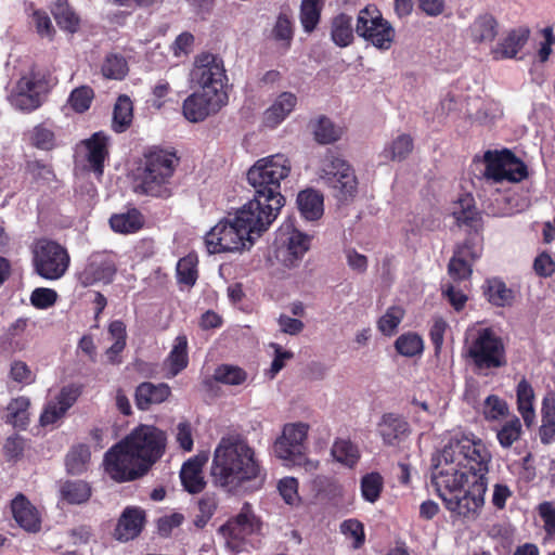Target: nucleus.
<instances>
[{
    "instance_id": "dca6fc26",
    "label": "nucleus",
    "mask_w": 555,
    "mask_h": 555,
    "mask_svg": "<svg viewBox=\"0 0 555 555\" xmlns=\"http://www.w3.org/2000/svg\"><path fill=\"white\" fill-rule=\"evenodd\" d=\"M117 272V255L102 250L92 253L78 273L79 283L87 287L94 284H109Z\"/></svg>"
},
{
    "instance_id": "6e6d98bb",
    "label": "nucleus",
    "mask_w": 555,
    "mask_h": 555,
    "mask_svg": "<svg viewBox=\"0 0 555 555\" xmlns=\"http://www.w3.org/2000/svg\"><path fill=\"white\" fill-rule=\"evenodd\" d=\"M340 532L349 539H352L353 548H360L365 542V532L363 524L356 519H346L340 524Z\"/></svg>"
},
{
    "instance_id": "603ef678",
    "label": "nucleus",
    "mask_w": 555,
    "mask_h": 555,
    "mask_svg": "<svg viewBox=\"0 0 555 555\" xmlns=\"http://www.w3.org/2000/svg\"><path fill=\"white\" fill-rule=\"evenodd\" d=\"M197 258L193 255H188L181 258L177 263V278L179 283L192 286L197 280Z\"/></svg>"
},
{
    "instance_id": "4c0bfd02",
    "label": "nucleus",
    "mask_w": 555,
    "mask_h": 555,
    "mask_svg": "<svg viewBox=\"0 0 555 555\" xmlns=\"http://www.w3.org/2000/svg\"><path fill=\"white\" fill-rule=\"evenodd\" d=\"M331 38L338 47H348L353 40L352 18L347 14H338L331 23Z\"/></svg>"
},
{
    "instance_id": "de8ad7c7",
    "label": "nucleus",
    "mask_w": 555,
    "mask_h": 555,
    "mask_svg": "<svg viewBox=\"0 0 555 555\" xmlns=\"http://www.w3.org/2000/svg\"><path fill=\"white\" fill-rule=\"evenodd\" d=\"M52 13L57 25L62 29L72 34L77 31L79 27V17L68 7L66 0H57L52 10Z\"/></svg>"
},
{
    "instance_id": "412c9836",
    "label": "nucleus",
    "mask_w": 555,
    "mask_h": 555,
    "mask_svg": "<svg viewBox=\"0 0 555 555\" xmlns=\"http://www.w3.org/2000/svg\"><path fill=\"white\" fill-rule=\"evenodd\" d=\"M530 30L526 26L511 29L495 46L490 49L494 61L511 60L517 56L529 39Z\"/></svg>"
},
{
    "instance_id": "473e14b6",
    "label": "nucleus",
    "mask_w": 555,
    "mask_h": 555,
    "mask_svg": "<svg viewBox=\"0 0 555 555\" xmlns=\"http://www.w3.org/2000/svg\"><path fill=\"white\" fill-rule=\"evenodd\" d=\"M29 405L26 397L12 399L4 409L2 418L14 428L26 429L29 424Z\"/></svg>"
},
{
    "instance_id": "6e6552de",
    "label": "nucleus",
    "mask_w": 555,
    "mask_h": 555,
    "mask_svg": "<svg viewBox=\"0 0 555 555\" xmlns=\"http://www.w3.org/2000/svg\"><path fill=\"white\" fill-rule=\"evenodd\" d=\"M262 522L256 516L249 503H244L238 514L230 517L219 527L218 533L224 540L225 547L238 554L254 547L251 538L260 534Z\"/></svg>"
},
{
    "instance_id": "69168bd1",
    "label": "nucleus",
    "mask_w": 555,
    "mask_h": 555,
    "mask_svg": "<svg viewBox=\"0 0 555 555\" xmlns=\"http://www.w3.org/2000/svg\"><path fill=\"white\" fill-rule=\"evenodd\" d=\"M54 133L43 125L35 127L31 131V141L41 150H51L54 146Z\"/></svg>"
},
{
    "instance_id": "423d86ee",
    "label": "nucleus",
    "mask_w": 555,
    "mask_h": 555,
    "mask_svg": "<svg viewBox=\"0 0 555 555\" xmlns=\"http://www.w3.org/2000/svg\"><path fill=\"white\" fill-rule=\"evenodd\" d=\"M464 350L479 370L498 369L506 364L501 337L491 327L479 323L466 330Z\"/></svg>"
},
{
    "instance_id": "f257e3e1",
    "label": "nucleus",
    "mask_w": 555,
    "mask_h": 555,
    "mask_svg": "<svg viewBox=\"0 0 555 555\" xmlns=\"http://www.w3.org/2000/svg\"><path fill=\"white\" fill-rule=\"evenodd\" d=\"M492 455L481 439L463 435L441 450L431 483L444 507L459 516L475 515L485 504Z\"/></svg>"
},
{
    "instance_id": "052dcab7",
    "label": "nucleus",
    "mask_w": 555,
    "mask_h": 555,
    "mask_svg": "<svg viewBox=\"0 0 555 555\" xmlns=\"http://www.w3.org/2000/svg\"><path fill=\"white\" fill-rule=\"evenodd\" d=\"M246 378L244 370L231 364L219 365L214 374V382H245Z\"/></svg>"
},
{
    "instance_id": "a19ab883",
    "label": "nucleus",
    "mask_w": 555,
    "mask_h": 555,
    "mask_svg": "<svg viewBox=\"0 0 555 555\" xmlns=\"http://www.w3.org/2000/svg\"><path fill=\"white\" fill-rule=\"evenodd\" d=\"M133 106L129 96L120 95L114 106L112 127L115 132H124L129 128L133 117Z\"/></svg>"
},
{
    "instance_id": "5701e85b",
    "label": "nucleus",
    "mask_w": 555,
    "mask_h": 555,
    "mask_svg": "<svg viewBox=\"0 0 555 555\" xmlns=\"http://www.w3.org/2000/svg\"><path fill=\"white\" fill-rule=\"evenodd\" d=\"M145 522V513L140 507L128 506L121 513L115 528L114 537L122 542L137 538Z\"/></svg>"
},
{
    "instance_id": "4be33fe9",
    "label": "nucleus",
    "mask_w": 555,
    "mask_h": 555,
    "mask_svg": "<svg viewBox=\"0 0 555 555\" xmlns=\"http://www.w3.org/2000/svg\"><path fill=\"white\" fill-rule=\"evenodd\" d=\"M378 433L386 446L396 447L409 437L411 428L403 416L385 413L378 423Z\"/></svg>"
},
{
    "instance_id": "c03bdc74",
    "label": "nucleus",
    "mask_w": 555,
    "mask_h": 555,
    "mask_svg": "<svg viewBox=\"0 0 555 555\" xmlns=\"http://www.w3.org/2000/svg\"><path fill=\"white\" fill-rule=\"evenodd\" d=\"M452 215L457 224L474 227L478 220V211L474 205V198L469 194L462 196L454 204Z\"/></svg>"
},
{
    "instance_id": "58836bf2",
    "label": "nucleus",
    "mask_w": 555,
    "mask_h": 555,
    "mask_svg": "<svg viewBox=\"0 0 555 555\" xmlns=\"http://www.w3.org/2000/svg\"><path fill=\"white\" fill-rule=\"evenodd\" d=\"M483 289L487 299L494 306L505 307L509 306L513 301V291L507 288L505 283L500 279L494 278L487 280Z\"/></svg>"
},
{
    "instance_id": "c756f323",
    "label": "nucleus",
    "mask_w": 555,
    "mask_h": 555,
    "mask_svg": "<svg viewBox=\"0 0 555 555\" xmlns=\"http://www.w3.org/2000/svg\"><path fill=\"white\" fill-rule=\"evenodd\" d=\"M169 395L168 384H139L135 389V404L140 410H149L151 405L164 402Z\"/></svg>"
},
{
    "instance_id": "4d7b16f0",
    "label": "nucleus",
    "mask_w": 555,
    "mask_h": 555,
    "mask_svg": "<svg viewBox=\"0 0 555 555\" xmlns=\"http://www.w3.org/2000/svg\"><path fill=\"white\" fill-rule=\"evenodd\" d=\"M127 72L128 67L126 60L118 55H108L102 66L103 75L112 79H122Z\"/></svg>"
},
{
    "instance_id": "a18cd8bd",
    "label": "nucleus",
    "mask_w": 555,
    "mask_h": 555,
    "mask_svg": "<svg viewBox=\"0 0 555 555\" xmlns=\"http://www.w3.org/2000/svg\"><path fill=\"white\" fill-rule=\"evenodd\" d=\"M325 0H301L300 23L306 33H312L320 22Z\"/></svg>"
},
{
    "instance_id": "aec40b11",
    "label": "nucleus",
    "mask_w": 555,
    "mask_h": 555,
    "mask_svg": "<svg viewBox=\"0 0 555 555\" xmlns=\"http://www.w3.org/2000/svg\"><path fill=\"white\" fill-rule=\"evenodd\" d=\"M108 137L102 131L95 132L91 138L79 145V154L88 163L96 178L100 179L104 171V162L108 157Z\"/></svg>"
},
{
    "instance_id": "f3484780",
    "label": "nucleus",
    "mask_w": 555,
    "mask_h": 555,
    "mask_svg": "<svg viewBox=\"0 0 555 555\" xmlns=\"http://www.w3.org/2000/svg\"><path fill=\"white\" fill-rule=\"evenodd\" d=\"M308 430L309 425L305 423L286 424L274 442V454L279 459L300 463L305 457Z\"/></svg>"
},
{
    "instance_id": "49530a36",
    "label": "nucleus",
    "mask_w": 555,
    "mask_h": 555,
    "mask_svg": "<svg viewBox=\"0 0 555 555\" xmlns=\"http://www.w3.org/2000/svg\"><path fill=\"white\" fill-rule=\"evenodd\" d=\"M412 150V138L409 134H400L390 143L385 145L382 156L385 159L401 162L409 156Z\"/></svg>"
},
{
    "instance_id": "f704fd0d",
    "label": "nucleus",
    "mask_w": 555,
    "mask_h": 555,
    "mask_svg": "<svg viewBox=\"0 0 555 555\" xmlns=\"http://www.w3.org/2000/svg\"><path fill=\"white\" fill-rule=\"evenodd\" d=\"M91 461V451L88 444H74L65 456V468L67 474L76 476L88 470Z\"/></svg>"
},
{
    "instance_id": "5fc2aeb1",
    "label": "nucleus",
    "mask_w": 555,
    "mask_h": 555,
    "mask_svg": "<svg viewBox=\"0 0 555 555\" xmlns=\"http://www.w3.org/2000/svg\"><path fill=\"white\" fill-rule=\"evenodd\" d=\"M93 90L88 86L74 89L68 98V105L76 113H83L89 109L93 100Z\"/></svg>"
},
{
    "instance_id": "393cba45",
    "label": "nucleus",
    "mask_w": 555,
    "mask_h": 555,
    "mask_svg": "<svg viewBox=\"0 0 555 555\" xmlns=\"http://www.w3.org/2000/svg\"><path fill=\"white\" fill-rule=\"evenodd\" d=\"M297 96L292 92L280 93L272 104L263 112L262 122L268 128H276L295 109Z\"/></svg>"
},
{
    "instance_id": "b1692460",
    "label": "nucleus",
    "mask_w": 555,
    "mask_h": 555,
    "mask_svg": "<svg viewBox=\"0 0 555 555\" xmlns=\"http://www.w3.org/2000/svg\"><path fill=\"white\" fill-rule=\"evenodd\" d=\"M206 462L207 455L197 454L183 463L180 479L184 490L189 493L196 494L204 490L206 482L202 473Z\"/></svg>"
},
{
    "instance_id": "2f4dec72",
    "label": "nucleus",
    "mask_w": 555,
    "mask_h": 555,
    "mask_svg": "<svg viewBox=\"0 0 555 555\" xmlns=\"http://www.w3.org/2000/svg\"><path fill=\"white\" fill-rule=\"evenodd\" d=\"M297 205L300 214L307 220H318L324 212L323 195L312 189L304 190L298 194Z\"/></svg>"
},
{
    "instance_id": "c9c22d12",
    "label": "nucleus",
    "mask_w": 555,
    "mask_h": 555,
    "mask_svg": "<svg viewBox=\"0 0 555 555\" xmlns=\"http://www.w3.org/2000/svg\"><path fill=\"white\" fill-rule=\"evenodd\" d=\"M144 223L142 214L135 209H129L125 212L115 214L109 218L112 230L120 234H131L138 232Z\"/></svg>"
},
{
    "instance_id": "e433bc0d",
    "label": "nucleus",
    "mask_w": 555,
    "mask_h": 555,
    "mask_svg": "<svg viewBox=\"0 0 555 555\" xmlns=\"http://www.w3.org/2000/svg\"><path fill=\"white\" fill-rule=\"evenodd\" d=\"M539 438L543 444H550L555 440V399L545 397L541 408V426Z\"/></svg>"
},
{
    "instance_id": "20e7f679",
    "label": "nucleus",
    "mask_w": 555,
    "mask_h": 555,
    "mask_svg": "<svg viewBox=\"0 0 555 555\" xmlns=\"http://www.w3.org/2000/svg\"><path fill=\"white\" fill-rule=\"evenodd\" d=\"M179 158L176 153L153 149L144 155V164L138 177V193L167 198L172 194V177Z\"/></svg>"
},
{
    "instance_id": "e2e57ef3",
    "label": "nucleus",
    "mask_w": 555,
    "mask_h": 555,
    "mask_svg": "<svg viewBox=\"0 0 555 555\" xmlns=\"http://www.w3.org/2000/svg\"><path fill=\"white\" fill-rule=\"evenodd\" d=\"M270 347L274 350V359L270 369L266 373V377L272 379L284 367L285 362L293 358L291 351L284 350L279 344L272 343Z\"/></svg>"
},
{
    "instance_id": "0eeeda50",
    "label": "nucleus",
    "mask_w": 555,
    "mask_h": 555,
    "mask_svg": "<svg viewBox=\"0 0 555 555\" xmlns=\"http://www.w3.org/2000/svg\"><path fill=\"white\" fill-rule=\"evenodd\" d=\"M189 81L192 89L209 93L225 101L228 76L223 60L214 53L203 52L194 57Z\"/></svg>"
},
{
    "instance_id": "7c9ffc66",
    "label": "nucleus",
    "mask_w": 555,
    "mask_h": 555,
    "mask_svg": "<svg viewBox=\"0 0 555 555\" xmlns=\"http://www.w3.org/2000/svg\"><path fill=\"white\" fill-rule=\"evenodd\" d=\"M188 363V338L181 334L175 338L172 349L165 360L166 377L173 378L186 367Z\"/></svg>"
},
{
    "instance_id": "ddd939ff",
    "label": "nucleus",
    "mask_w": 555,
    "mask_h": 555,
    "mask_svg": "<svg viewBox=\"0 0 555 555\" xmlns=\"http://www.w3.org/2000/svg\"><path fill=\"white\" fill-rule=\"evenodd\" d=\"M356 31L379 50H389L396 36L395 28L374 4H369L359 11Z\"/></svg>"
},
{
    "instance_id": "3c124183",
    "label": "nucleus",
    "mask_w": 555,
    "mask_h": 555,
    "mask_svg": "<svg viewBox=\"0 0 555 555\" xmlns=\"http://www.w3.org/2000/svg\"><path fill=\"white\" fill-rule=\"evenodd\" d=\"M404 317V310L401 307H389L377 322L378 330L387 336L392 335Z\"/></svg>"
},
{
    "instance_id": "a211bd4d",
    "label": "nucleus",
    "mask_w": 555,
    "mask_h": 555,
    "mask_svg": "<svg viewBox=\"0 0 555 555\" xmlns=\"http://www.w3.org/2000/svg\"><path fill=\"white\" fill-rule=\"evenodd\" d=\"M278 257L286 267H294L308 251L311 237L292 227L285 224L279 230Z\"/></svg>"
},
{
    "instance_id": "1a4fd4ad",
    "label": "nucleus",
    "mask_w": 555,
    "mask_h": 555,
    "mask_svg": "<svg viewBox=\"0 0 555 555\" xmlns=\"http://www.w3.org/2000/svg\"><path fill=\"white\" fill-rule=\"evenodd\" d=\"M283 204L266 197H258L257 194L238 208L233 216L236 218L249 238L255 243L276 219Z\"/></svg>"
},
{
    "instance_id": "774afa93",
    "label": "nucleus",
    "mask_w": 555,
    "mask_h": 555,
    "mask_svg": "<svg viewBox=\"0 0 555 555\" xmlns=\"http://www.w3.org/2000/svg\"><path fill=\"white\" fill-rule=\"evenodd\" d=\"M538 513L543 521V528L551 538L555 537V505L552 502H543L538 506Z\"/></svg>"
},
{
    "instance_id": "cd10ccee",
    "label": "nucleus",
    "mask_w": 555,
    "mask_h": 555,
    "mask_svg": "<svg viewBox=\"0 0 555 555\" xmlns=\"http://www.w3.org/2000/svg\"><path fill=\"white\" fill-rule=\"evenodd\" d=\"M480 251L475 249L469 243L460 246L451 258L448 271L455 281L466 280L472 274V267L468 259L475 260L479 258Z\"/></svg>"
},
{
    "instance_id": "72a5a7b5",
    "label": "nucleus",
    "mask_w": 555,
    "mask_h": 555,
    "mask_svg": "<svg viewBox=\"0 0 555 555\" xmlns=\"http://www.w3.org/2000/svg\"><path fill=\"white\" fill-rule=\"evenodd\" d=\"M60 494L63 501L68 504L87 503L92 495V488L85 480H65L60 486Z\"/></svg>"
},
{
    "instance_id": "bf43d9fd",
    "label": "nucleus",
    "mask_w": 555,
    "mask_h": 555,
    "mask_svg": "<svg viewBox=\"0 0 555 555\" xmlns=\"http://www.w3.org/2000/svg\"><path fill=\"white\" fill-rule=\"evenodd\" d=\"M57 300V293L52 288L38 287L30 294V304L37 309H49Z\"/></svg>"
},
{
    "instance_id": "79ce46f5",
    "label": "nucleus",
    "mask_w": 555,
    "mask_h": 555,
    "mask_svg": "<svg viewBox=\"0 0 555 555\" xmlns=\"http://www.w3.org/2000/svg\"><path fill=\"white\" fill-rule=\"evenodd\" d=\"M534 391L531 384H517V408L527 427H530L535 418Z\"/></svg>"
},
{
    "instance_id": "37998d69",
    "label": "nucleus",
    "mask_w": 555,
    "mask_h": 555,
    "mask_svg": "<svg viewBox=\"0 0 555 555\" xmlns=\"http://www.w3.org/2000/svg\"><path fill=\"white\" fill-rule=\"evenodd\" d=\"M331 453L337 462L348 467H353L360 460L358 447L349 439H336L331 449Z\"/></svg>"
},
{
    "instance_id": "9d476101",
    "label": "nucleus",
    "mask_w": 555,
    "mask_h": 555,
    "mask_svg": "<svg viewBox=\"0 0 555 555\" xmlns=\"http://www.w3.org/2000/svg\"><path fill=\"white\" fill-rule=\"evenodd\" d=\"M34 271L44 280L56 281L65 275L70 257L67 249L55 241L37 240L31 247Z\"/></svg>"
},
{
    "instance_id": "ea45409f",
    "label": "nucleus",
    "mask_w": 555,
    "mask_h": 555,
    "mask_svg": "<svg viewBox=\"0 0 555 555\" xmlns=\"http://www.w3.org/2000/svg\"><path fill=\"white\" fill-rule=\"evenodd\" d=\"M314 139L321 144H330L339 140L343 135V128L336 126L330 118L321 116L312 124Z\"/></svg>"
},
{
    "instance_id": "7ed1b4c3",
    "label": "nucleus",
    "mask_w": 555,
    "mask_h": 555,
    "mask_svg": "<svg viewBox=\"0 0 555 555\" xmlns=\"http://www.w3.org/2000/svg\"><path fill=\"white\" fill-rule=\"evenodd\" d=\"M210 475L216 486L235 492L247 482L263 479L266 473L247 439L229 435L220 439L214 451Z\"/></svg>"
},
{
    "instance_id": "f03ea898",
    "label": "nucleus",
    "mask_w": 555,
    "mask_h": 555,
    "mask_svg": "<svg viewBox=\"0 0 555 555\" xmlns=\"http://www.w3.org/2000/svg\"><path fill=\"white\" fill-rule=\"evenodd\" d=\"M165 447L162 430L140 425L105 453V469L118 482L135 480L162 457Z\"/></svg>"
},
{
    "instance_id": "bb28decb",
    "label": "nucleus",
    "mask_w": 555,
    "mask_h": 555,
    "mask_svg": "<svg viewBox=\"0 0 555 555\" xmlns=\"http://www.w3.org/2000/svg\"><path fill=\"white\" fill-rule=\"evenodd\" d=\"M11 511L14 520L26 531L37 532L40 530L39 513L24 494L20 493L12 500Z\"/></svg>"
},
{
    "instance_id": "680f3d73",
    "label": "nucleus",
    "mask_w": 555,
    "mask_h": 555,
    "mask_svg": "<svg viewBox=\"0 0 555 555\" xmlns=\"http://www.w3.org/2000/svg\"><path fill=\"white\" fill-rule=\"evenodd\" d=\"M508 412L507 404L498 396L491 395L485 401L483 414L486 420L496 421Z\"/></svg>"
},
{
    "instance_id": "c85d7f7f",
    "label": "nucleus",
    "mask_w": 555,
    "mask_h": 555,
    "mask_svg": "<svg viewBox=\"0 0 555 555\" xmlns=\"http://www.w3.org/2000/svg\"><path fill=\"white\" fill-rule=\"evenodd\" d=\"M108 338L113 341L105 350L104 356L111 364L122 362L121 353L127 346V326L121 320H113L107 325Z\"/></svg>"
},
{
    "instance_id": "39448f33",
    "label": "nucleus",
    "mask_w": 555,
    "mask_h": 555,
    "mask_svg": "<svg viewBox=\"0 0 555 555\" xmlns=\"http://www.w3.org/2000/svg\"><path fill=\"white\" fill-rule=\"evenodd\" d=\"M292 171L289 158L282 153L259 158L247 171L248 183L258 197H266L276 203H285L281 194V183Z\"/></svg>"
},
{
    "instance_id": "0e129e2a",
    "label": "nucleus",
    "mask_w": 555,
    "mask_h": 555,
    "mask_svg": "<svg viewBox=\"0 0 555 555\" xmlns=\"http://www.w3.org/2000/svg\"><path fill=\"white\" fill-rule=\"evenodd\" d=\"M279 492L286 504L294 505L299 501L298 481L294 477H285L279 481Z\"/></svg>"
},
{
    "instance_id": "09e8293b",
    "label": "nucleus",
    "mask_w": 555,
    "mask_h": 555,
    "mask_svg": "<svg viewBox=\"0 0 555 555\" xmlns=\"http://www.w3.org/2000/svg\"><path fill=\"white\" fill-rule=\"evenodd\" d=\"M362 498L370 503H375L384 489V479L377 472L364 475L360 481Z\"/></svg>"
},
{
    "instance_id": "4468645a",
    "label": "nucleus",
    "mask_w": 555,
    "mask_h": 555,
    "mask_svg": "<svg viewBox=\"0 0 555 555\" xmlns=\"http://www.w3.org/2000/svg\"><path fill=\"white\" fill-rule=\"evenodd\" d=\"M48 91L46 76L31 70L15 82L7 99L15 109L29 113L41 106Z\"/></svg>"
},
{
    "instance_id": "338daca9",
    "label": "nucleus",
    "mask_w": 555,
    "mask_h": 555,
    "mask_svg": "<svg viewBox=\"0 0 555 555\" xmlns=\"http://www.w3.org/2000/svg\"><path fill=\"white\" fill-rule=\"evenodd\" d=\"M33 23L40 37L48 38L49 40L53 38L55 30L47 12L41 10L35 11L33 13Z\"/></svg>"
},
{
    "instance_id": "8fccbe9b",
    "label": "nucleus",
    "mask_w": 555,
    "mask_h": 555,
    "mask_svg": "<svg viewBox=\"0 0 555 555\" xmlns=\"http://www.w3.org/2000/svg\"><path fill=\"white\" fill-rule=\"evenodd\" d=\"M396 350L404 357L421 354L424 349L423 339L415 333L400 335L395 343Z\"/></svg>"
},
{
    "instance_id": "6ab92c4d",
    "label": "nucleus",
    "mask_w": 555,
    "mask_h": 555,
    "mask_svg": "<svg viewBox=\"0 0 555 555\" xmlns=\"http://www.w3.org/2000/svg\"><path fill=\"white\" fill-rule=\"evenodd\" d=\"M193 90L182 104L183 116L191 122L204 121L228 104V101L223 99L196 89Z\"/></svg>"
},
{
    "instance_id": "864d4df0",
    "label": "nucleus",
    "mask_w": 555,
    "mask_h": 555,
    "mask_svg": "<svg viewBox=\"0 0 555 555\" xmlns=\"http://www.w3.org/2000/svg\"><path fill=\"white\" fill-rule=\"evenodd\" d=\"M521 423L518 417L514 416L512 420L506 421L503 426L498 430L496 438L503 448H509L515 441L520 438Z\"/></svg>"
},
{
    "instance_id": "a878e982",
    "label": "nucleus",
    "mask_w": 555,
    "mask_h": 555,
    "mask_svg": "<svg viewBox=\"0 0 555 555\" xmlns=\"http://www.w3.org/2000/svg\"><path fill=\"white\" fill-rule=\"evenodd\" d=\"M499 33L498 21L491 14L477 16L467 28V37L478 48L488 47Z\"/></svg>"
},
{
    "instance_id": "9b49d317",
    "label": "nucleus",
    "mask_w": 555,
    "mask_h": 555,
    "mask_svg": "<svg viewBox=\"0 0 555 555\" xmlns=\"http://www.w3.org/2000/svg\"><path fill=\"white\" fill-rule=\"evenodd\" d=\"M204 241L209 254L237 253L254 246V242L247 232L238 225L233 214H229L212 227L205 235Z\"/></svg>"
},
{
    "instance_id": "13d9d810",
    "label": "nucleus",
    "mask_w": 555,
    "mask_h": 555,
    "mask_svg": "<svg viewBox=\"0 0 555 555\" xmlns=\"http://www.w3.org/2000/svg\"><path fill=\"white\" fill-rule=\"evenodd\" d=\"M272 37L274 40L282 42L286 48L289 47L293 39V26L291 18L285 14H280L272 28Z\"/></svg>"
},
{
    "instance_id": "f8f14e48",
    "label": "nucleus",
    "mask_w": 555,
    "mask_h": 555,
    "mask_svg": "<svg viewBox=\"0 0 555 555\" xmlns=\"http://www.w3.org/2000/svg\"><path fill=\"white\" fill-rule=\"evenodd\" d=\"M320 180L333 190L340 202L352 199L358 192V181L352 167L343 158L328 155L321 165Z\"/></svg>"
},
{
    "instance_id": "2eb2a0df",
    "label": "nucleus",
    "mask_w": 555,
    "mask_h": 555,
    "mask_svg": "<svg viewBox=\"0 0 555 555\" xmlns=\"http://www.w3.org/2000/svg\"><path fill=\"white\" fill-rule=\"evenodd\" d=\"M486 169L483 176L493 182H520L528 177L526 164L517 158L512 152L487 151L483 155Z\"/></svg>"
}]
</instances>
